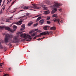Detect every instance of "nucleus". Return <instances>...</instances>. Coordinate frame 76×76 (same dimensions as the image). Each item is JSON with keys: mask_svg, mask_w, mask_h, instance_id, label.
Wrapping results in <instances>:
<instances>
[{"mask_svg": "<svg viewBox=\"0 0 76 76\" xmlns=\"http://www.w3.org/2000/svg\"><path fill=\"white\" fill-rule=\"evenodd\" d=\"M27 18H28V17H26V19H27Z\"/></svg>", "mask_w": 76, "mask_h": 76, "instance_id": "obj_59", "label": "nucleus"}, {"mask_svg": "<svg viewBox=\"0 0 76 76\" xmlns=\"http://www.w3.org/2000/svg\"><path fill=\"white\" fill-rule=\"evenodd\" d=\"M38 29L37 28V29H36L35 30V31H36V32H38Z\"/></svg>", "mask_w": 76, "mask_h": 76, "instance_id": "obj_37", "label": "nucleus"}, {"mask_svg": "<svg viewBox=\"0 0 76 76\" xmlns=\"http://www.w3.org/2000/svg\"><path fill=\"white\" fill-rule=\"evenodd\" d=\"M29 33L30 34H32V31H30L29 32Z\"/></svg>", "mask_w": 76, "mask_h": 76, "instance_id": "obj_41", "label": "nucleus"}, {"mask_svg": "<svg viewBox=\"0 0 76 76\" xmlns=\"http://www.w3.org/2000/svg\"><path fill=\"white\" fill-rule=\"evenodd\" d=\"M4 50H5V51H6V50H7V48L6 47H4Z\"/></svg>", "mask_w": 76, "mask_h": 76, "instance_id": "obj_29", "label": "nucleus"}, {"mask_svg": "<svg viewBox=\"0 0 76 76\" xmlns=\"http://www.w3.org/2000/svg\"><path fill=\"white\" fill-rule=\"evenodd\" d=\"M38 23H37L36 24H34V26H37V25H38Z\"/></svg>", "mask_w": 76, "mask_h": 76, "instance_id": "obj_25", "label": "nucleus"}, {"mask_svg": "<svg viewBox=\"0 0 76 76\" xmlns=\"http://www.w3.org/2000/svg\"><path fill=\"white\" fill-rule=\"evenodd\" d=\"M16 12V11H15L13 12L12 13H14V12Z\"/></svg>", "mask_w": 76, "mask_h": 76, "instance_id": "obj_54", "label": "nucleus"}, {"mask_svg": "<svg viewBox=\"0 0 76 76\" xmlns=\"http://www.w3.org/2000/svg\"><path fill=\"white\" fill-rule=\"evenodd\" d=\"M13 18V17H11L10 18H8V19H6V22H10V19H12V18Z\"/></svg>", "mask_w": 76, "mask_h": 76, "instance_id": "obj_13", "label": "nucleus"}, {"mask_svg": "<svg viewBox=\"0 0 76 76\" xmlns=\"http://www.w3.org/2000/svg\"><path fill=\"white\" fill-rule=\"evenodd\" d=\"M37 32H41V30H39L37 31Z\"/></svg>", "mask_w": 76, "mask_h": 76, "instance_id": "obj_39", "label": "nucleus"}, {"mask_svg": "<svg viewBox=\"0 0 76 76\" xmlns=\"http://www.w3.org/2000/svg\"><path fill=\"white\" fill-rule=\"evenodd\" d=\"M25 41V39H21V41Z\"/></svg>", "mask_w": 76, "mask_h": 76, "instance_id": "obj_28", "label": "nucleus"}, {"mask_svg": "<svg viewBox=\"0 0 76 76\" xmlns=\"http://www.w3.org/2000/svg\"><path fill=\"white\" fill-rule=\"evenodd\" d=\"M5 28V29H6V30H7V31H10L11 32H14L15 31H16L15 29H11L9 27H6L5 26H0V29H3V28Z\"/></svg>", "mask_w": 76, "mask_h": 76, "instance_id": "obj_3", "label": "nucleus"}, {"mask_svg": "<svg viewBox=\"0 0 76 76\" xmlns=\"http://www.w3.org/2000/svg\"><path fill=\"white\" fill-rule=\"evenodd\" d=\"M57 10V9L56 8H54L53 10H52V11L51 12V13L52 14H53L54 13H56V11Z\"/></svg>", "mask_w": 76, "mask_h": 76, "instance_id": "obj_12", "label": "nucleus"}, {"mask_svg": "<svg viewBox=\"0 0 76 76\" xmlns=\"http://www.w3.org/2000/svg\"><path fill=\"white\" fill-rule=\"evenodd\" d=\"M33 23V22H32L31 23H29L28 24V26H31V25H32V24Z\"/></svg>", "mask_w": 76, "mask_h": 76, "instance_id": "obj_19", "label": "nucleus"}, {"mask_svg": "<svg viewBox=\"0 0 76 76\" xmlns=\"http://www.w3.org/2000/svg\"><path fill=\"white\" fill-rule=\"evenodd\" d=\"M30 10H32L31 9H30Z\"/></svg>", "mask_w": 76, "mask_h": 76, "instance_id": "obj_61", "label": "nucleus"}, {"mask_svg": "<svg viewBox=\"0 0 76 76\" xmlns=\"http://www.w3.org/2000/svg\"><path fill=\"white\" fill-rule=\"evenodd\" d=\"M2 10H1L0 12V14H1V13H2V11H1Z\"/></svg>", "mask_w": 76, "mask_h": 76, "instance_id": "obj_42", "label": "nucleus"}, {"mask_svg": "<svg viewBox=\"0 0 76 76\" xmlns=\"http://www.w3.org/2000/svg\"><path fill=\"white\" fill-rule=\"evenodd\" d=\"M50 26H46L43 27V29H44V30H45V31H46L47 30H48L47 28H50Z\"/></svg>", "mask_w": 76, "mask_h": 76, "instance_id": "obj_15", "label": "nucleus"}, {"mask_svg": "<svg viewBox=\"0 0 76 76\" xmlns=\"http://www.w3.org/2000/svg\"><path fill=\"white\" fill-rule=\"evenodd\" d=\"M1 43H3V42H4V40H1L0 41V44H1Z\"/></svg>", "mask_w": 76, "mask_h": 76, "instance_id": "obj_24", "label": "nucleus"}, {"mask_svg": "<svg viewBox=\"0 0 76 76\" xmlns=\"http://www.w3.org/2000/svg\"><path fill=\"white\" fill-rule=\"evenodd\" d=\"M1 6V3H0V7Z\"/></svg>", "mask_w": 76, "mask_h": 76, "instance_id": "obj_58", "label": "nucleus"}, {"mask_svg": "<svg viewBox=\"0 0 76 76\" xmlns=\"http://www.w3.org/2000/svg\"><path fill=\"white\" fill-rule=\"evenodd\" d=\"M36 17H38V15H37L34 17V18H36Z\"/></svg>", "mask_w": 76, "mask_h": 76, "instance_id": "obj_50", "label": "nucleus"}, {"mask_svg": "<svg viewBox=\"0 0 76 76\" xmlns=\"http://www.w3.org/2000/svg\"><path fill=\"white\" fill-rule=\"evenodd\" d=\"M51 30H56V28L55 27H52L50 28Z\"/></svg>", "mask_w": 76, "mask_h": 76, "instance_id": "obj_18", "label": "nucleus"}, {"mask_svg": "<svg viewBox=\"0 0 76 76\" xmlns=\"http://www.w3.org/2000/svg\"><path fill=\"white\" fill-rule=\"evenodd\" d=\"M11 70V68H10L9 69V70Z\"/></svg>", "mask_w": 76, "mask_h": 76, "instance_id": "obj_48", "label": "nucleus"}, {"mask_svg": "<svg viewBox=\"0 0 76 76\" xmlns=\"http://www.w3.org/2000/svg\"><path fill=\"white\" fill-rule=\"evenodd\" d=\"M2 34H3V35H5V33H3Z\"/></svg>", "mask_w": 76, "mask_h": 76, "instance_id": "obj_49", "label": "nucleus"}, {"mask_svg": "<svg viewBox=\"0 0 76 76\" xmlns=\"http://www.w3.org/2000/svg\"><path fill=\"white\" fill-rule=\"evenodd\" d=\"M41 19V16L39 17L36 20V22H37L39 21Z\"/></svg>", "mask_w": 76, "mask_h": 76, "instance_id": "obj_17", "label": "nucleus"}, {"mask_svg": "<svg viewBox=\"0 0 76 76\" xmlns=\"http://www.w3.org/2000/svg\"><path fill=\"white\" fill-rule=\"evenodd\" d=\"M49 35V32L48 31H45L44 32H42L39 34V35H38L37 37H41V35Z\"/></svg>", "mask_w": 76, "mask_h": 76, "instance_id": "obj_8", "label": "nucleus"}, {"mask_svg": "<svg viewBox=\"0 0 76 76\" xmlns=\"http://www.w3.org/2000/svg\"><path fill=\"white\" fill-rule=\"evenodd\" d=\"M0 66H1V67L3 65H2V64H1L0 63Z\"/></svg>", "mask_w": 76, "mask_h": 76, "instance_id": "obj_47", "label": "nucleus"}, {"mask_svg": "<svg viewBox=\"0 0 76 76\" xmlns=\"http://www.w3.org/2000/svg\"><path fill=\"white\" fill-rule=\"evenodd\" d=\"M9 0L7 2V4L8 3H9Z\"/></svg>", "mask_w": 76, "mask_h": 76, "instance_id": "obj_52", "label": "nucleus"}, {"mask_svg": "<svg viewBox=\"0 0 76 76\" xmlns=\"http://www.w3.org/2000/svg\"><path fill=\"white\" fill-rule=\"evenodd\" d=\"M2 1V0H0V3H1Z\"/></svg>", "mask_w": 76, "mask_h": 76, "instance_id": "obj_44", "label": "nucleus"}, {"mask_svg": "<svg viewBox=\"0 0 76 76\" xmlns=\"http://www.w3.org/2000/svg\"><path fill=\"white\" fill-rule=\"evenodd\" d=\"M37 32H35L33 34H32L31 36L29 35L28 34H22L20 35V36L21 37H23V38H25V39H27L28 38L29 39H32V38L31 37H34L35 35V34H37Z\"/></svg>", "mask_w": 76, "mask_h": 76, "instance_id": "obj_1", "label": "nucleus"}, {"mask_svg": "<svg viewBox=\"0 0 76 76\" xmlns=\"http://www.w3.org/2000/svg\"><path fill=\"white\" fill-rule=\"evenodd\" d=\"M13 34H6L5 38V42H8L9 41V38H13Z\"/></svg>", "mask_w": 76, "mask_h": 76, "instance_id": "obj_4", "label": "nucleus"}, {"mask_svg": "<svg viewBox=\"0 0 76 76\" xmlns=\"http://www.w3.org/2000/svg\"><path fill=\"white\" fill-rule=\"evenodd\" d=\"M26 16L25 15H24L23 16V17H26Z\"/></svg>", "mask_w": 76, "mask_h": 76, "instance_id": "obj_53", "label": "nucleus"}, {"mask_svg": "<svg viewBox=\"0 0 76 76\" xmlns=\"http://www.w3.org/2000/svg\"><path fill=\"white\" fill-rule=\"evenodd\" d=\"M44 38H45V37H43L42 38V39H44Z\"/></svg>", "mask_w": 76, "mask_h": 76, "instance_id": "obj_57", "label": "nucleus"}, {"mask_svg": "<svg viewBox=\"0 0 76 76\" xmlns=\"http://www.w3.org/2000/svg\"><path fill=\"white\" fill-rule=\"evenodd\" d=\"M55 4L53 5V6H51V8L53 9L54 7H59L60 6H61V4H58V2H54Z\"/></svg>", "mask_w": 76, "mask_h": 76, "instance_id": "obj_7", "label": "nucleus"}, {"mask_svg": "<svg viewBox=\"0 0 76 76\" xmlns=\"http://www.w3.org/2000/svg\"><path fill=\"white\" fill-rule=\"evenodd\" d=\"M23 32H21V33H22Z\"/></svg>", "mask_w": 76, "mask_h": 76, "instance_id": "obj_64", "label": "nucleus"}, {"mask_svg": "<svg viewBox=\"0 0 76 76\" xmlns=\"http://www.w3.org/2000/svg\"><path fill=\"white\" fill-rule=\"evenodd\" d=\"M21 8H23L24 10H27V9H29V7L23 5L21 7Z\"/></svg>", "mask_w": 76, "mask_h": 76, "instance_id": "obj_10", "label": "nucleus"}, {"mask_svg": "<svg viewBox=\"0 0 76 76\" xmlns=\"http://www.w3.org/2000/svg\"><path fill=\"white\" fill-rule=\"evenodd\" d=\"M47 4L49 5L51 4V2L50 1H48L47 2Z\"/></svg>", "mask_w": 76, "mask_h": 76, "instance_id": "obj_23", "label": "nucleus"}, {"mask_svg": "<svg viewBox=\"0 0 76 76\" xmlns=\"http://www.w3.org/2000/svg\"><path fill=\"white\" fill-rule=\"evenodd\" d=\"M27 41H29V39H27Z\"/></svg>", "mask_w": 76, "mask_h": 76, "instance_id": "obj_55", "label": "nucleus"}, {"mask_svg": "<svg viewBox=\"0 0 76 76\" xmlns=\"http://www.w3.org/2000/svg\"><path fill=\"white\" fill-rule=\"evenodd\" d=\"M4 9H5V6H4L3 7V11H4Z\"/></svg>", "mask_w": 76, "mask_h": 76, "instance_id": "obj_30", "label": "nucleus"}, {"mask_svg": "<svg viewBox=\"0 0 76 76\" xmlns=\"http://www.w3.org/2000/svg\"><path fill=\"white\" fill-rule=\"evenodd\" d=\"M22 21H19V22H17V23H13L11 25V26H12L13 24H16V25H20L22 24Z\"/></svg>", "mask_w": 76, "mask_h": 76, "instance_id": "obj_9", "label": "nucleus"}, {"mask_svg": "<svg viewBox=\"0 0 76 76\" xmlns=\"http://www.w3.org/2000/svg\"><path fill=\"white\" fill-rule=\"evenodd\" d=\"M15 1H14L12 2V3L11 4V5H13V4L15 2Z\"/></svg>", "mask_w": 76, "mask_h": 76, "instance_id": "obj_36", "label": "nucleus"}, {"mask_svg": "<svg viewBox=\"0 0 76 76\" xmlns=\"http://www.w3.org/2000/svg\"><path fill=\"white\" fill-rule=\"evenodd\" d=\"M11 1H12V0H10V2Z\"/></svg>", "mask_w": 76, "mask_h": 76, "instance_id": "obj_56", "label": "nucleus"}, {"mask_svg": "<svg viewBox=\"0 0 76 76\" xmlns=\"http://www.w3.org/2000/svg\"><path fill=\"white\" fill-rule=\"evenodd\" d=\"M22 39V38H19V39Z\"/></svg>", "mask_w": 76, "mask_h": 76, "instance_id": "obj_51", "label": "nucleus"}, {"mask_svg": "<svg viewBox=\"0 0 76 76\" xmlns=\"http://www.w3.org/2000/svg\"><path fill=\"white\" fill-rule=\"evenodd\" d=\"M32 6H31V7H32V8H34V9H40L41 7H42L43 8H44V10H47V7H45L44 5H42V4H37V6H39L40 7H38L35 4H32Z\"/></svg>", "mask_w": 76, "mask_h": 76, "instance_id": "obj_2", "label": "nucleus"}, {"mask_svg": "<svg viewBox=\"0 0 76 76\" xmlns=\"http://www.w3.org/2000/svg\"><path fill=\"white\" fill-rule=\"evenodd\" d=\"M49 13H50L49 11H46L44 12V15H47V14H49Z\"/></svg>", "mask_w": 76, "mask_h": 76, "instance_id": "obj_16", "label": "nucleus"}, {"mask_svg": "<svg viewBox=\"0 0 76 76\" xmlns=\"http://www.w3.org/2000/svg\"><path fill=\"white\" fill-rule=\"evenodd\" d=\"M32 31V33H33V32H35V30H32V31Z\"/></svg>", "mask_w": 76, "mask_h": 76, "instance_id": "obj_38", "label": "nucleus"}, {"mask_svg": "<svg viewBox=\"0 0 76 76\" xmlns=\"http://www.w3.org/2000/svg\"><path fill=\"white\" fill-rule=\"evenodd\" d=\"M57 15L56 14H55L53 15L52 16V17L53 18H54V17H56L57 16Z\"/></svg>", "mask_w": 76, "mask_h": 76, "instance_id": "obj_21", "label": "nucleus"}, {"mask_svg": "<svg viewBox=\"0 0 76 76\" xmlns=\"http://www.w3.org/2000/svg\"><path fill=\"white\" fill-rule=\"evenodd\" d=\"M0 49L1 50H3V46H2V45L0 44Z\"/></svg>", "mask_w": 76, "mask_h": 76, "instance_id": "obj_20", "label": "nucleus"}, {"mask_svg": "<svg viewBox=\"0 0 76 76\" xmlns=\"http://www.w3.org/2000/svg\"><path fill=\"white\" fill-rule=\"evenodd\" d=\"M19 35H17L16 36L14 37L13 38V40H12L11 42L12 43H16L19 42V40H18V38H19Z\"/></svg>", "mask_w": 76, "mask_h": 76, "instance_id": "obj_6", "label": "nucleus"}, {"mask_svg": "<svg viewBox=\"0 0 76 76\" xmlns=\"http://www.w3.org/2000/svg\"><path fill=\"white\" fill-rule=\"evenodd\" d=\"M2 20H3V21H4V20H5V19H4L2 18Z\"/></svg>", "mask_w": 76, "mask_h": 76, "instance_id": "obj_43", "label": "nucleus"}, {"mask_svg": "<svg viewBox=\"0 0 76 76\" xmlns=\"http://www.w3.org/2000/svg\"><path fill=\"white\" fill-rule=\"evenodd\" d=\"M64 20V19L62 17H60V18H58L57 19H55V20H53L54 22H56L58 23V24L60 25V22L61 23H63V20Z\"/></svg>", "mask_w": 76, "mask_h": 76, "instance_id": "obj_5", "label": "nucleus"}, {"mask_svg": "<svg viewBox=\"0 0 76 76\" xmlns=\"http://www.w3.org/2000/svg\"><path fill=\"white\" fill-rule=\"evenodd\" d=\"M27 16H29V13H27L26 14Z\"/></svg>", "mask_w": 76, "mask_h": 76, "instance_id": "obj_40", "label": "nucleus"}, {"mask_svg": "<svg viewBox=\"0 0 76 76\" xmlns=\"http://www.w3.org/2000/svg\"><path fill=\"white\" fill-rule=\"evenodd\" d=\"M37 36H36L34 38V39H36V38H37Z\"/></svg>", "mask_w": 76, "mask_h": 76, "instance_id": "obj_32", "label": "nucleus"}, {"mask_svg": "<svg viewBox=\"0 0 76 76\" xmlns=\"http://www.w3.org/2000/svg\"><path fill=\"white\" fill-rule=\"evenodd\" d=\"M22 20L21 19V20Z\"/></svg>", "mask_w": 76, "mask_h": 76, "instance_id": "obj_62", "label": "nucleus"}, {"mask_svg": "<svg viewBox=\"0 0 76 76\" xmlns=\"http://www.w3.org/2000/svg\"><path fill=\"white\" fill-rule=\"evenodd\" d=\"M17 27H18V26L15 25L13 26V28L14 29H17Z\"/></svg>", "mask_w": 76, "mask_h": 76, "instance_id": "obj_22", "label": "nucleus"}, {"mask_svg": "<svg viewBox=\"0 0 76 76\" xmlns=\"http://www.w3.org/2000/svg\"><path fill=\"white\" fill-rule=\"evenodd\" d=\"M4 1H5V0H4L3 1V4H4Z\"/></svg>", "mask_w": 76, "mask_h": 76, "instance_id": "obj_45", "label": "nucleus"}, {"mask_svg": "<svg viewBox=\"0 0 76 76\" xmlns=\"http://www.w3.org/2000/svg\"><path fill=\"white\" fill-rule=\"evenodd\" d=\"M22 28H21L20 29V31H23L25 29V25L23 24L21 26Z\"/></svg>", "mask_w": 76, "mask_h": 76, "instance_id": "obj_11", "label": "nucleus"}, {"mask_svg": "<svg viewBox=\"0 0 76 76\" xmlns=\"http://www.w3.org/2000/svg\"><path fill=\"white\" fill-rule=\"evenodd\" d=\"M0 64H2V65H3V64H4V63H2Z\"/></svg>", "mask_w": 76, "mask_h": 76, "instance_id": "obj_46", "label": "nucleus"}, {"mask_svg": "<svg viewBox=\"0 0 76 76\" xmlns=\"http://www.w3.org/2000/svg\"><path fill=\"white\" fill-rule=\"evenodd\" d=\"M58 10L60 11V12H61V11L62 10V9H59Z\"/></svg>", "mask_w": 76, "mask_h": 76, "instance_id": "obj_33", "label": "nucleus"}, {"mask_svg": "<svg viewBox=\"0 0 76 76\" xmlns=\"http://www.w3.org/2000/svg\"><path fill=\"white\" fill-rule=\"evenodd\" d=\"M50 32H52V31H50Z\"/></svg>", "mask_w": 76, "mask_h": 76, "instance_id": "obj_63", "label": "nucleus"}, {"mask_svg": "<svg viewBox=\"0 0 76 76\" xmlns=\"http://www.w3.org/2000/svg\"><path fill=\"white\" fill-rule=\"evenodd\" d=\"M40 39V38H39L37 40H38V41H40V40L41 39Z\"/></svg>", "mask_w": 76, "mask_h": 76, "instance_id": "obj_34", "label": "nucleus"}, {"mask_svg": "<svg viewBox=\"0 0 76 76\" xmlns=\"http://www.w3.org/2000/svg\"><path fill=\"white\" fill-rule=\"evenodd\" d=\"M44 19H42L41 20H40L39 21V23H40L41 25H42V24H43V23H44Z\"/></svg>", "mask_w": 76, "mask_h": 76, "instance_id": "obj_14", "label": "nucleus"}, {"mask_svg": "<svg viewBox=\"0 0 76 76\" xmlns=\"http://www.w3.org/2000/svg\"><path fill=\"white\" fill-rule=\"evenodd\" d=\"M23 11V10H21V11Z\"/></svg>", "mask_w": 76, "mask_h": 76, "instance_id": "obj_60", "label": "nucleus"}, {"mask_svg": "<svg viewBox=\"0 0 76 76\" xmlns=\"http://www.w3.org/2000/svg\"><path fill=\"white\" fill-rule=\"evenodd\" d=\"M50 19V17L49 16L47 18V20H49V19Z\"/></svg>", "mask_w": 76, "mask_h": 76, "instance_id": "obj_27", "label": "nucleus"}, {"mask_svg": "<svg viewBox=\"0 0 76 76\" xmlns=\"http://www.w3.org/2000/svg\"><path fill=\"white\" fill-rule=\"evenodd\" d=\"M9 76V74H5L3 76Z\"/></svg>", "mask_w": 76, "mask_h": 76, "instance_id": "obj_31", "label": "nucleus"}, {"mask_svg": "<svg viewBox=\"0 0 76 76\" xmlns=\"http://www.w3.org/2000/svg\"><path fill=\"white\" fill-rule=\"evenodd\" d=\"M51 23L50 21H47V24H50Z\"/></svg>", "mask_w": 76, "mask_h": 76, "instance_id": "obj_26", "label": "nucleus"}, {"mask_svg": "<svg viewBox=\"0 0 76 76\" xmlns=\"http://www.w3.org/2000/svg\"><path fill=\"white\" fill-rule=\"evenodd\" d=\"M9 45V46L10 47H11L12 46V45L11 44H10Z\"/></svg>", "mask_w": 76, "mask_h": 76, "instance_id": "obj_35", "label": "nucleus"}]
</instances>
